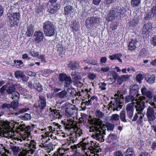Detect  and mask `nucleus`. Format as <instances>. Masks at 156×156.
<instances>
[{"label":"nucleus","mask_w":156,"mask_h":156,"mask_svg":"<svg viewBox=\"0 0 156 156\" xmlns=\"http://www.w3.org/2000/svg\"><path fill=\"white\" fill-rule=\"evenodd\" d=\"M38 58L41 60V62H43L44 63L46 62V59L44 55H40L38 57Z\"/></svg>","instance_id":"obj_56"},{"label":"nucleus","mask_w":156,"mask_h":156,"mask_svg":"<svg viewBox=\"0 0 156 156\" xmlns=\"http://www.w3.org/2000/svg\"><path fill=\"white\" fill-rule=\"evenodd\" d=\"M151 17L156 18V7L154 6L151 9V13L148 14L145 17L146 20H149Z\"/></svg>","instance_id":"obj_18"},{"label":"nucleus","mask_w":156,"mask_h":156,"mask_svg":"<svg viewBox=\"0 0 156 156\" xmlns=\"http://www.w3.org/2000/svg\"><path fill=\"white\" fill-rule=\"evenodd\" d=\"M123 10L120 7H117L116 9H111L108 14L106 19L108 21H112L114 20L115 17L119 16L120 14H122Z\"/></svg>","instance_id":"obj_6"},{"label":"nucleus","mask_w":156,"mask_h":156,"mask_svg":"<svg viewBox=\"0 0 156 156\" xmlns=\"http://www.w3.org/2000/svg\"><path fill=\"white\" fill-rule=\"evenodd\" d=\"M63 151H65L63 149L59 150L54 153L53 156H69L68 155L65 156V154L63 152Z\"/></svg>","instance_id":"obj_41"},{"label":"nucleus","mask_w":156,"mask_h":156,"mask_svg":"<svg viewBox=\"0 0 156 156\" xmlns=\"http://www.w3.org/2000/svg\"><path fill=\"white\" fill-rule=\"evenodd\" d=\"M34 87L36 90L39 91H41L43 89L41 85L36 80L34 83Z\"/></svg>","instance_id":"obj_29"},{"label":"nucleus","mask_w":156,"mask_h":156,"mask_svg":"<svg viewBox=\"0 0 156 156\" xmlns=\"http://www.w3.org/2000/svg\"><path fill=\"white\" fill-rule=\"evenodd\" d=\"M8 88V85H5L3 86L0 89V92L2 94H4L5 92V90Z\"/></svg>","instance_id":"obj_50"},{"label":"nucleus","mask_w":156,"mask_h":156,"mask_svg":"<svg viewBox=\"0 0 156 156\" xmlns=\"http://www.w3.org/2000/svg\"><path fill=\"white\" fill-rule=\"evenodd\" d=\"M30 54L33 57H38L39 56V54L38 52L30 51Z\"/></svg>","instance_id":"obj_57"},{"label":"nucleus","mask_w":156,"mask_h":156,"mask_svg":"<svg viewBox=\"0 0 156 156\" xmlns=\"http://www.w3.org/2000/svg\"><path fill=\"white\" fill-rule=\"evenodd\" d=\"M75 134L76 138L81 136L82 134V130L80 128H76L75 129Z\"/></svg>","instance_id":"obj_40"},{"label":"nucleus","mask_w":156,"mask_h":156,"mask_svg":"<svg viewBox=\"0 0 156 156\" xmlns=\"http://www.w3.org/2000/svg\"><path fill=\"white\" fill-rule=\"evenodd\" d=\"M70 120V122H69L68 123H67L66 124V127L67 129H71L73 125V120L72 119Z\"/></svg>","instance_id":"obj_47"},{"label":"nucleus","mask_w":156,"mask_h":156,"mask_svg":"<svg viewBox=\"0 0 156 156\" xmlns=\"http://www.w3.org/2000/svg\"><path fill=\"white\" fill-rule=\"evenodd\" d=\"M151 44L154 46H156V37H153L151 40Z\"/></svg>","instance_id":"obj_59"},{"label":"nucleus","mask_w":156,"mask_h":156,"mask_svg":"<svg viewBox=\"0 0 156 156\" xmlns=\"http://www.w3.org/2000/svg\"><path fill=\"white\" fill-rule=\"evenodd\" d=\"M15 87L13 86H11L8 87V88L6 90V91L9 94H12L13 92L15 91Z\"/></svg>","instance_id":"obj_43"},{"label":"nucleus","mask_w":156,"mask_h":156,"mask_svg":"<svg viewBox=\"0 0 156 156\" xmlns=\"http://www.w3.org/2000/svg\"><path fill=\"white\" fill-rule=\"evenodd\" d=\"M9 153V151L6 150L2 144H0V156H9L7 154Z\"/></svg>","instance_id":"obj_24"},{"label":"nucleus","mask_w":156,"mask_h":156,"mask_svg":"<svg viewBox=\"0 0 156 156\" xmlns=\"http://www.w3.org/2000/svg\"><path fill=\"white\" fill-rule=\"evenodd\" d=\"M145 79L148 83L152 84L155 83V76L154 74L147 73L145 75Z\"/></svg>","instance_id":"obj_17"},{"label":"nucleus","mask_w":156,"mask_h":156,"mask_svg":"<svg viewBox=\"0 0 156 156\" xmlns=\"http://www.w3.org/2000/svg\"><path fill=\"white\" fill-rule=\"evenodd\" d=\"M115 156H123V154L121 151H118L114 152Z\"/></svg>","instance_id":"obj_60"},{"label":"nucleus","mask_w":156,"mask_h":156,"mask_svg":"<svg viewBox=\"0 0 156 156\" xmlns=\"http://www.w3.org/2000/svg\"><path fill=\"white\" fill-rule=\"evenodd\" d=\"M144 95L146 96L149 99H151L153 96V94L152 92L148 90V92H147L146 94H145Z\"/></svg>","instance_id":"obj_52"},{"label":"nucleus","mask_w":156,"mask_h":156,"mask_svg":"<svg viewBox=\"0 0 156 156\" xmlns=\"http://www.w3.org/2000/svg\"><path fill=\"white\" fill-rule=\"evenodd\" d=\"M115 79H113L112 78H109L107 79V83L109 84H111L115 82Z\"/></svg>","instance_id":"obj_55"},{"label":"nucleus","mask_w":156,"mask_h":156,"mask_svg":"<svg viewBox=\"0 0 156 156\" xmlns=\"http://www.w3.org/2000/svg\"><path fill=\"white\" fill-rule=\"evenodd\" d=\"M38 101V106L41 112L43 111V109L46 107V98L45 97L40 96Z\"/></svg>","instance_id":"obj_13"},{"label":"nucleus","mask_w":156,"mask_h":156,"mask_svg":"<svg viewBox=\"0 0 156 156\" xmlns=\"http://www.w3.org/2000/svg\"><path fill=\"white\" fill-rule=\"evenodd\" d=\"M138 22L137 20H133V21L130 22L129 23V26L133 27L136 26L138 23Z\"/></svg>","instance_id":"obj_51"},{"label":"nucleus","mask_w":156,"mask_h":156,"mask_svg":"<svg viewBox=\"0 0 156 156\" xmlns=\"http://www.w3.org/2000/svg\"><path fill=\"white\" fill-rule=\"evenodd\" d=\"M117 136L112 134H110L107 139V141L108 143H110L114 140H116L117 138Z\"/></svg>","instance_id":"obj_34"},{"label":"nucleus","mask_w":156,"mask_h":156,"mask_svg":"<svg viewBox=\"0 0 156 156\" xmlns=\"http://www.w3.org/2000/svg\"><path fill=\"white\" fill-rule=\"evenodd\" d=\"M136 81L139 82V83H140L143 79L142 75L140 73H139L136 76Z\"/></svg>","instance_id":"obj_42"},{"label":"nucleus","mask_w":156,"mask_h":156,"mask_svg":"<svg viewBox=\"0 0 156 156\" xmlns=\"http://www.w3.org/2000/svg\"><path fill=\"white\" fill-rule=\"evenodd\" d=\"M119 116L117 114H112L111 117V119L113 123H115L116 124H119L120 123L119 119Z\"/></svg>","instance_id":"obj_27"},{"label":"nucleus","mask_w":156,"mask_h":156,"mask_svg":"<svg viewBox=\"0 0 156 156\" xmlns=\"http://www.w3.org/2000/svg\"><path fill=\"white\" fill-rule=\"evenodd\" d=\"M20 94L17 92H13L12 94L11 98L13 100L18 101L19 100Z\"/></svg>","instance_id":"obj_35"},{"label":"nucleus","mask_w":156,"mask_h":156,"mask_svg":"<svg viewBox=\"0 0 156 156\" xmlns=\"http://www.w3.org/2000/svg\"><path fill=\"white\" fill-rule=\"evenodd\" d=\"M130 76L128 75H121L118 79V81L120 84L124 81H127L129 79Z\"/></svg>","instance_id":"obj_26"},{"label":"nucleus","mask_w":156,"mask_h":156,"mask_svg":"<svg viewBox=\"0 0 156 156\" xmlns=\"http://www.w3.org/2000/svg\"><path fill=\"white\" fill-rule=\"evenodd\" d=\"M65 14L67 16H70L73 12V7L70 5H68L64 7Z\"/></svg>","instance_id":"obj_20"},{"label":"nucleus","mask_w":156,"mask_h":156,"mask_svg":"<svg viewBox=\"0 0 156 156\" xmlns=\"http://www.w3.org/2000/svg\"><path fill=\"white\" fill-rule=\"evenodd\" d=\"M151 29V26L150 23L144 24L142 30L143 34H148Z\"/></svg>","instance_id":"obj_22"},{"label":"nucleus","mask_w":156,"mask_h":156,"mask_svg":"<svg viewBox=\"0 0 156 156\" xmlns=\"http://www.w3.org/2000/svg\"><path fill=\"white\" fill-rule=\"evenodd\" d=\"M10 148L12 151L13 154H17L21 151L20 148L17 146H11Z\"/></svg>","instance_id":"obj_31"},{"label":"nucleus","mask_w":156,"mask_h":156,"mask_svg":"<svg viewBox=\"0 0 156 156\" xmlns=\"http://www.w3.org/2000/svg\"><path fill=\"white\" fill-rule=\"evenodd\" d=\"M68 66L72 70H75L78 68L79 64L78 63L76 62H70L68 65Z\"/></svg>","instance_id":"obj_33"},{"label":"nucleus","mask_w":156,"mask_h":156,"mask_svg":"<svg viewBox=\"0 0 156 156\" xmlns=\"http://www.w3.org/2000/svg\"><path fill=\"white\" fill-rule=\"evenodd\" d=\"M1 107L3 109L8 108L10 110V107H11L10 104L7 103H4L2 105Z\"/></svg>","instance_id":"obj_53"},{"label":"nucleus","mask_w":156,"mask_h":156,"mask_svg":"<svg viewBox=\"0 0 156 156\" xmlns=\"http://www.w3.org/2000/svg\"><path fill=\"white\" fill-rule=\"evenodd\" d=\"M122 54L120 53H117L114 55H110L109 56V58L110 60H114L117 59L119 62L122 63V61L120 59L122 56Z\"/></svg>","instance_id":"obj_25"},{"label":"nucleus","mask_w":156,"mask_h":156,"mask_svg":"<svg viewBox=\"0 0 156 156\" xmlns=\"http://www.w3.org/2000/svg\"><path fill=\"white\" fill-rule=\"evenodd\" d=\"M139 89V86L137 85H133L130 88L129 90V94L134 96H135L136 94H137V93Z\"/></svg>","instance_id":"obj_23"},{"label":"nucleus","mask_w":156,"mask_h":156,"mask_svg":"<svg viewBox=\"0 0 156 156\" xmlns=\"http://www.w3.org/2000/svg\"><path fill=\"white\" fill-rule=\"evenodd\" d=\"M86 140V138L83 139V140L81 141L80 143L76 145H74L72 147H73V149H77L78 148H80V149L86 153V154L87 155H90L89 152L91 153V151L90 150L89 151H88V153L86 151L87 150V146L88 145V143H86L85 141Z\"/></svg>","instance_id":"obj_10"},{"label":"nucleus","mask_w":156,"mask_h":156,"mask_svg":"<svg viewBox=\"0 0 156 156\" xmlns=\"http://www.w3.org/2000/svg\"><path fill=\"white\" fill-rule=\"evenodd\" d=\"M14 62L16 65V66L17 68H19L20 66L23 64V62L21 60H15Z\"/></svg>","instance_id":"obj_46"},{"label":"nucleus","mask_w":156,"mask_h":156,"mask_svg":"<svg viewBox=\"0 0 156 156\" xmlns=\"http://www.w3.org/2000/svg\"><path fill=\"white\" fill-rule=\"evenodd\" d=\"M43 29L45 36L51 37L54 35L55 33V27L53 23L48 21L43 23Z\"/></svg>","instance_id":"obj_4"},{"label":"nucleus","mask_w":156,"mask_h":156,"mask_svg":"<svg viewBox=\"0 0 156 156\" xmlns=\"http://www.w3.org/2000/svg\"><path fill=\"white\" fill-rule=\"evenodd\" d=\"M44 36L42 32L40 31H35L33 37V40L35 43L40 44L43 41Z\"/></svg>","instance_id":"obj_12"},{"label":"nucleus","mask_w":156,"mask_h":156,"mask_svg":"<svg viewBox=\"0 0 156 156\" xmlns=\"http://www.w3.org/2000/svg\"><path fill=\"white\" fill-rule=\"evenodd\" d=\"M65 114L66 116L69 117L73 115L74 111L72 107L66 108L65 110Z\"/></svg>","instance_id":"obj_32"},{"label":"nucleus","mask_w":156,"mask_h":156,"mask_svg":"<svg viewBox=\"0 0 156 156\" xmlns=\"http://www.w3.org/2000/svg\"><path fill=\"white\" fill-rule=\"evenodd\" d=\"M24 73L22 71H17L15 73V77L18 79H19L24 75Z\"/></svg>","instance_id":"obj_36"},{"label":"nucleus","mask_w":156,"mask_h":156,"mask_svg":"<svg viewBox=\"0 0 156 156\" xmlns=\"http://www.w3.org/2000/svg\"><path fill=\"white\" fill-rule=\"evenodd\" d=\"M27 75L30 76H36L35 73L30 71L27 72Z\"/></svg>","instance_id":"obj_64"},{"label":"nucleus","mask_w":156,"mask_h":156,"mask_svg":"<svg viewBox=\"0 0 156 156\" xmlns=\"http://www.w3.org/2000/svg\"><path fill=\"white\" fill-rule=\"evenodd\" d=\"M135 106L132 103H129L126 107L127 115L129 119H132L133 113V108Z\"/></svg>","instance_id":"obj_14"},{"label":"nucleus","mask_w":156,"mask_h":156,"mask_svg":"<svg viewBox=\"0 0 156 156\" xmlns=\"http://www.w3.org/2000/svg\"><path fill=\"white\" fill-rule=\"evenodd\" d=\"M95 115L97 118H101L104 116V114L99 110H97L95 112Z\"/></svg>","instance_id":"obj_45"},{"label":"nucleus","mask_w":156,"mask_h":156,"mask_svg":"<svg viewBox=\"0 0 156 156\" xmlns=\"http://www.w3.org/2000/svg\"><path fill=\"white\" fill-rule=\"evenodd\" d=\"M120 117L121 120L124 122H126V112L123 110L120 113Z\"/></svg>","instance_id":"obj_38"},{"label":"nucleus","mask_w":156,"mask_h":156,"mask_svg":"<svg viewBox=\"0 0 156 156\" xmlns=\"http://www.w3.org/2000/svg\"><path fill=\"white\" fill-rule=\"evenodd\" d=\"M121 97L119 96L114 98L111 101L109 107L112 109L113 111H119L122 106V103L121 102Z\"/></svg>","instance_id":"obj_7"},{"label":"nucleus","mask_w":156,"mask_h":156,"mask_svg":"<svg viewBox=\"0 0 156 156\" xmlns=\"http://www.w3.org/2000/svg\"><path fill=\"white\" fill-rule=\"evenodd\" d=\"M109 69V67L107 66H105L102 67L101 69V71L104 72H108Z\"/></svg>","instance_id":"obj_49"},{"label":"nucleus","mask_w":156,"mask_h":156,"mask_svg":"<svg viewBox=\"0 0 156 156\" xmlns=\"http://www.w3.org/2000/svg\"><path fill=\"white\" fill-rule=\"evenodd\" d=\"M141 91L142 94L143 95H144L145 94H146L147 92H148V90H147L145 87L144 86L141 89Z\"/></svg>","instance_id":"obj_54"},{"label":"nucleus","mask_w":156,"mask_h":156,"mask_svg":"<svg viewBox=\"0 0 156 156\" xmlns=\"http://www.w3.org/2000/svg\"><path fill=\"white\" fill-rule=\"evenodd\" d=\"M106 127L107 130L112 131L114 128V126L112 124L109 123L107 124Z\"/></svg>","instance_id":"obj_48"},{"label":"nucleus","mask_w":156,"mask_h":156,"mask_svg":"<svg viewBox=\"0 0 156 156\" xmlns=\"http://www.w3.org/2000/svg\"><path fill=\"white\" fill-rule=\"evenodd\" d=\"M126 103L132 102L133 105H134L137 112L133 117L132 120L133 121H136L139 117L137 120V123L141 125L143 121V118L144 115L143 112L144 108V103H147V101L146 98L143 96H141L139 94H137L136 96L130 94L126 96L125 98Z\"/></svg>","instance_id":"obj_1"},{"label":"nucleus","mask_w":156,"mask_h":156,"mask_svg":"<svg viewBox=\"0 0 156 156\" xmlns=\"http://www.w3.org/2000/svg\"><path fill=\"white\" fill-rule=\"evenodd\" d=\"M150 105L147 109L146 115L147 118L149 121H153L155 118L156 115V105L151 101L149 102Z\"/></svg>","instance_id":"obj_5"},{"label":"nucleus","mask_w":156,"mask_h":156,"mask_svg":"<svg viewBox=\"0 0 156 156\" xmlns=\"http://www.w3.org/2000/svg\"><path fill=\"white\" fill-rule=\"evenodd\" d=\"M90 123L94 125L89 127V131L92 132V137L96 140L103 142V135L105 134V131L101 126L102 122L99 119L94 118L91 120Z\"/></svg>","instance_id":"obj_2"},{"label":"nucleus","mask_w":156,"mask_h":156,"mask_svg":"<svg viewBox=\"0 0 156 156\" xmlns=\"http://www.w3.org/2000/svg\"><path fill=\"white\" fill-rule=\"evenodd\" d=\"M131 5L133 7L138 6L141 3V0H131Z\"/></svg>","instance_id":"obj_39"},{"label":"nucleus","mask_w":156,"mask_h":156,"mask_svg":"<svg viewBox=\"0 0 156 156\" xmlns=\"http://www.w3.org/2000/svg\"><path fill=\"white\" fill-rule=\"evenodd\" d=\"M11 6V9L8 10L7 14V19L11 24V26L17 25L20 18V14L18 12H13Z\"/></svg>","instance_id":"obj_3"},{"label":"nucleus","mask_w":156,"mask_h":156,"mask_svg":"<svg viewBox=\"0 0 156 156\" xmlns=\"http://www.w3.org/2000/svg\"><path fill=\"white\" fill-rule=\"evenodd\" d=\"M125 156H134L133 150L132 148H128L125 153Z\"/></svg>","instance_id":"obj_30"},{"label":"nucleus","mask_w":156,"mask_h":156,"mask_svg":"<svg viewBox=\"0 0 156 156\" xmlns=\"http://www.w3.org/2000/svg\"><path fill=\"white\" fill-rule=\"evenodd\" d=\"M138 44V42L136 39H132L129 43L128 49L130 51L135 49L139 45Z\"/></svg>","instance_id":"obj_15"},{"label":"nucleus","mask_w":156,"mask_h":156,"mask_svg":"<svg viewBox=\"0 0 156 156\" xmlns=\"http://www.w3.org/2000/svg\"><path fill=\"white\" fill-rule=\"evenodd\" d=\"M50 109L51 112L49 114L50 116L53 119L61 118L62 115L59 114V112L58 110L56 109H51L50 108Z\"/></svg>","instance_id":"obj_16"},{"label":"nucleus","mask_w":156,"mask_h":156,"mask_svg":"<svg viewBox=\"0 0 156 156\" xmlns=\"http://www.w3.org/2000/svg\"><path fill=\"white\" fill-rule=\"evenodd\" d=\"M27 30L26 32L27 36L28 37L32 36L34 31L33 25L32 24L30 25L27 27Z\"/></svg>","instance_id":"obj_19"},{"label":"nucleus","mask_w":156,"mask_h":156,"mask_svg":"<svg viewBox=\"0 0 156 156\" xmlns=\"http://www.w3.org/2000/svg\"><path fill=\"white\" fill-rule=\"evenodd\" d=\"M22 118L25 120H30L31 118L30 115L28 113H26L24 115H22Z\"/></svg>","instance_id":"obj_44"},{"label":"nucleus","mask_w":156,"mask_h":156,"mask_svg":"<svg viewBox=\"0 0 156 156\" xmlns=\"http://www.w3.org/2000/svg\"><path fill=\"white\" fill-rule=\"evenodd\" d=\"M59 79L60 81L64 82L66 84L65 87H68L72 83V79L70 76H67L65 73H61L59 75Z\"/></svg>","instance_id":"obj_11"},{"label":"nucleus","mask_w":156,"mask_h":156,"mask_svg":"<svg viewBox=\"0 0 156 156\" xmlns=\"http://www.w3.org/2000/svg\"><path fill=\"white\" fill-rule=\"evenodd\" d=\"M59 9V6L56 5H52L48 9V11L51 14L55 13Z\"/></svg>","instance_id":"obj_21"},{"label":"nucleus","mask_w":156,"mask_h":156,"mask_svg":"<svg viewBox=\"0 0 156 156\" xmlns=\"http://www.w3.org/2000/svg\"><path fill=\"white\" fill-rule=\"evenodd\" d=\"M91 90L90 88L89 89H87L85 90V92L87 94V97L88 98L87 101H85L82 102V105L85 104V105L90 106L91 105L93 104H94L96 102L97 100V98L95 96H93L91 97L89 94L90 90Z\"/></svg>","instance_id":"obj_8"},{"label":"nucleus","mask_w":156,"mask_h":156,"mask_svg":"<svg viewBox=\"0 0 156 156\" xmlns=\"http://www.w3.org/2000/svg\"><path fill=\"white\" fill-rule=\"evenodd\" d=\"M100 20H101L98 17H88L86 21L87 28H90L94 26L96 24H98L100 22Z\"/></svg>","instance_id":"obj_9"},{"label":"nucleus","mask_w":156,"mask_h":156,"mask_svg":"<svg viewBox=\"0 0 156 156\" xmlns=\"http://www.w3.org/2000/svg\"><path fill=\"white\" fill-rule=\"evenodd\" d=\"M10 104L11 107H10V110L12 111V110L13 111H16L19 105L18 101H16L15 100L12 101Z\"/></svg>","instance_id":"obj_28"},{"label":"nucleus","mask_w":156,"mask_h":156,"mask_svg":"<svg viewBox=\"0 0 156 156\" xmlns=\"http://www.w3.org/2000/svg\"><path fill=\"white\" fill-rule=\"evenodd\" d=\"M29 110L28 108H24L20 109L19 111V113H22L27 112Z\"/></svg>","instance_id":"obj_61"},{"label":"nucleus","mask_w":156,"mask_h":156,"mask_svg":"<svg viewBox=\"0 0 156 156\" xmlns=\"http://www.w3.org/2000/svg\"><path fill=\"white\" fill-rule=\"evenodd\" d=\"M22 79V80L24 82H27L29 80V78L28 77L26 76L25 74L21 78Z\"/></svg>","instance_id":"obj_63"},{"label":"nucleus","mask_w":156,"mask_h":156,"mask_svg":"<svg viewBox=\"0 0 156 156\" xmlns=\"http://www.w3.org/2000/svg\"><path fill=\"white\" fill-rule=\"evenodd\" d=\"M112 76V78L115 80L118 76V74L115 72H112L111 74Z\"/></svg>","instance_id":"obj_62"},{"label":"nucleus","mask_w":156,"mask_h":156,"mask_svg":"<svg viewBox=\"0 0 156 156\" xmlns=\"http://www.w3.org/2000/svg\"><path fill=\"white\" fill-rule=\"evenodd\" d=\"M67 92L65 90H63L58 93L57 95L60 98H63L67 97Z\"/></svg>","instance_id":"obj_37"},{"label":"nucleus","mask_w":156,"mask_h":156,"mask_svg":"<svg viewBox=\"0 0 156 156\" xmlns=\"http://www.w3.org/2000/svg\"><path fill=\"white\" fill-rule=\"evenodd\" d=\"M106 84L104 82L102 83L99 86V87L102 90H105L106 89L105 87Z\"/></svg>","instance_id":"obj_58"}]
</instances>
